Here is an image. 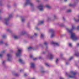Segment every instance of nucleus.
Here are the masks:
<instances>
[{
    "instance_id": "obj_38",
    "label": "nucleus",
    "mask_w": 79,
    "mask_h": 79,
    "mask_svg": "<svg viewBox=\"0 0 79 79\" xmlns=\"http://www.w3.org/2000/svg\"><path fill=\"white\" fill-rule=\"evenodd\" d=\"M11 15H9V17H10V18H11Z\"/></svg>"
},
{
    "instance_id": "obj_37",
    "label": "nucleus",
    "mask_w": 79,
    "mask_h": 79,
    "mask_svg": "<svg viewBox=\"0 0 79 79\" xmlns=\"http://www.w3.org/2000/svg\"><path fill=\"white\" fill-rule=\"evenodd\" d=\"M52 44H55V43H54V42H52Z\"/></svg>"
},
{
    "instance_id": "obj_29",
    "label": "nucleus",
    "mask_w": 79,
    "mask_h": 79,
    "mask_svg": "<svg viewBox=\"0 0 79 79\" xmlns=\"http://www.w3.org/2000/svg\"><path fill=\"white\" fill-rule=\"evenodd\" d=\"M5 61H3V62H2V64H5Z\"/></svg>"
},
{
    "instance_id": "obj_13",
    "label": "nucleus",
    "mask_w": 79,
    "mask_h": 79,
    "mask_svg": "<svg viewBox=\"0 0 79 79\" xmlns=\"http://www.w3.org/2000/svg\"><path fill=\"white\" fill-rule=\"evenodd\" d=\"M19 62L21 63H23V60L22 59H19Z\"/></svg>"
},
{
    "instance_id": "obj_42",
    "label": "nucleus",
    "mask_w": 79,
    "mask_h": 79,
    "mask_svg": "<svg viewBox=\"0 0 79 79\" xmlns=\"http://www.w3.org/2000/svg\"><path fill=\"white\" fill-rule=\"evenodd\" d=\"M65 2H66L67 1V0H64Z\"/></svg>"
},
{
    "instance_id": "obj_9",
    "label": "nucleus",
    "mask_w": 79,
    "mask_h": 79,
    "mask_svg": "<svg viewBox=\"0 0 79 79\" xmlns=\"http://www.w3.org/2000/svg\"><path fill=\"white\" fill-rule=\"evenodd\" d=\"M7 56L8 57L7 60L8 61H10L11 60V55L10 54H7Z\"/></svg>"
},
{
    "instance_id": "obj_40",
    "label": "nucleus",
    "mask_w": 79,
    "mask_h": 79,
    "mask_svg": "<svg viewBox=\"0 0 79 79\" xmlns=\"http://www.w3.org/2000/svg\"><path fill=\"white\" fill-rule=\"evenodd\" d=\"M24 76H27V74H24Z\"/></svg>"
},
{
    "instance_id": "obj_24",
    "label": "nucleus",
    "mask_w": 79,
    "mask_h": 79,
    "mask_svg": "<svg viewBox=\"0 0 79 79\" xmlns=\"http://www.w3.org/2000/svg\"><path fill=\"white\" fill-rule=\"evenodd\" d=\"M71 10H67V12H71Z\"/></svg>"
},
{
    "instance_id": "obj_26",
    "label": "nucleus",
    "mask_w": 79,
    "mask_h": 79,
    "mask_svg": "<svg viewBox=\"0 0 79 79\" xmlns=\"http://www.w3.org/2000/svg\"><path fill=\"white\" fill-rule=\"evenodd\" d=\"M45 65H46V66H49V65H48V63H46L45 64Z\"/></svg>"
},
{
    "instance_id": "obj_41",
    "label": "nucleus",
    "mask_w": 79,
    "mask_h": 79,
    "mask_svg": "<svg viewBox=\"0 0 79 79\" xmlns=\"http://www.w3.org/2000/svg\"><path fill=\"white\" fill-rule=\"evenodd\" d=\"M70 6H72V4H70Z\"/></svg>"
},
{
    "instance_id": "obj_22",
    "label": "nucleus",
    "mask_w": 79,
    "mask_h": 79,
    "mask_svg": "<svg viewBox=\"0 0 79 79\" xmlns=\"http://www.w3.org/2000/svg\"><path fill=\"white\" fill-rule=\"evenodd\" d=\"M44 23V21H41L40 22V24H41Z\"/></svg>"
},
{
    "instance_id": "obj_4",
    "label": "nucleus",
    "mask_w": 79,
    "mask_h": 79,
    "mask_svg": "<svg viewBox=\"0 0 79 79\" xmlns=\"http://www.w3.org/2000/svg\"><path fill=\"white\" fill-rule=\"evenodd\" d=\"M37 8L39 9L40 11H43L44 10V6L42 5H40L37 6Z\"/></svg>"
},
{
    "instance_id": "obj_23",
    "label": "nucleus",
    "mask_w": 79,
    "mask_h": 79,
    "mask_svg": "<svg viewBox=\"0 0 79 79\" xmlns=\"http://www.w3.org/2000/svg\"><path fill=\"white\" fill-rule=\"evenodd\" d=\"M55 45H56L57 46H59V44H58V43H55Z\"/></svg>"
},
{
    "instance_id": "obj_5",
    "label": "nucleus",
    "mask_w": 79,
    "mask_h": 79,
    "mask_svg": "<svg viewBox=\"0 0 79 79\" xmlns=\"http://www.w3.org/2000/svg\"><path fill=\"white\" fill-rule=\"evenodd\" d=\"M21 52H22V49H19L18 52L16 53V56H20L21 54Z\"/></svg>"
},
{
    "instance_id": "obj_43",
    "label": "nucleus",
    "mask_w": 79,
    "mask_h": 79,
    "mask_svg": "<svg viewBox=\"0 0 79 79\" xmlns=\"http://www.w3.org/2000/svg\"><path fill=\"white\" fill-rule=\"evenodd\" d=\"M9 29L7 30V31H9Z\"/></svg>"
},
{
    "instance_id": "obj_15",
    "label": "nucleus",
    "mask_w": 79,
    "mask_h": 79,
    "mask_svg": "<svg viewBox=\"0 0 79 79\" xmlns=\"http://www.w3.org/2000/svg\"><path fill=\"white\" fill-rule=\"evenodd\" d=\"M33 48L31 47H30L28 48V50H32V49H33Z\"/></svg>"
},
{
    "instance_id": "obj_48",
    "label": "nucleus",
    "mask_w": 79,
    "mask_h": 79,
    "mask_svg": "<svg viewBox=\"0 0 79 79\" xmlns=\"http://www.w3.org/2000/svg\"><path fill=\"white\" fill-rule=\"evenodd\" d=\"M16 76H17V75H16Z\"/></svg>"
},
{
    "instance_id": "obj_44",
    "label": "nucleus",
    "mask_w": 79,
    "mask_h": 79,
    "mask_svg": "<svg viewBox=\"0 0 79 79\" xmlns=\"http://www.w3.org/2000/svg\"><path fill=\"white\" fill-rule=\"evenodd\" d=\"M42 73H44V71H43V72H42Z\"/></svg>"
},
{
    "instance_id": "obj_1",
    "label": "nucleus",
    "mask_w": 79,
    "mask_h": 79,
    "mask_svg": "<svg viewBox=\"0 0 79 79\" xmlns=\"http://www.w3.org/2000/svg\"><path fill=\"white\" fill-rule=\"evenodd\" d=\"M76 29V27L74 26H72V29H69L68 28L67 29V31L70 34H71V37L73 40H77L79 39V37L77 36L75 33H74L73 31Z\"/></svg>"
},
{
    "instance_id": "obj_21",
    "label": "nucleus",
    "mask_w": 79,
    "mask_h": 79,
    "mask_svg": "<svg viewBox=\"0 0 79 79\" xmlns=\"http://www.w3.org/2000/svg\"><path fill=\"white\" fill-rule=\"evenodd\" d=\"M25 21V19H24V18H22V22H24Z\"/></svg>"
},
{
    "instance_id": "obj_46",
    "label": "nucleus",
    "mask_w": 79,
    "mask_h": 79,
    "mask_svg": "<svg viewBox=\"0 0 79 79\" xmlns=\"http://www.w3.org/2000/svg\"><path fill=\"white\" fill-rule=\"evenodd\" d=\"M66 64H67V63H66Z\"/></svg>"
},
{
    "instance_id": "obj_10",
    "label": "nucleus",
    "mask_w": 79,
    "mask_h": 79,
    "mask_svg": "<svg viewBox=\"0 0 79 79\" xmlns=\"http://www.w3.org/2000/svg\"><path fill=\"white\" fill-rule=\"evenodd\" d=\"M74 21H75L76 22H79V16L76 18H74Z\"/></svg>"
},
{
    "instance_id": "obj_45",
    "label": "nucleus",
    "mask_w": 79,
    "mask_h": 79,
    "mask_svg": "<svg viewBox=\"0 0 79 79\" xmlns=\"http://www.w3.org/2000/svg\"><path fill=\"white\" fill-rule=\"evenodd\" d=\"M31 38H32V37H31Z\"/></svg>"
},
{
    "instance_id": "obj_34",
    "label": "nucleus",
    "mask_w": 79,
    "mask_h": 79,
    "mask_svg": "<svg viewBox=\"0 0 79 79\" xmlns=\"http://www.w3.org/2000/svg\"><path fill=\"white\" fill-rule=\"evenodd\" d=\"M31 58H32V55H31L30 56Z\"/></svg>"
},
{
    "instance_id": "obj_35",
    "label": "nucleus",
    "mask_w": 79,
    "mask_h": 79,
    "mask_svg": "<svg viewBox=\"0 0 79 79\" xmlns=\"http://www.w3.org/2000/svg\"><path fill=\"white\" fill-rule=\"evenodd\" d=\"M60 79H64V78H63L62 77H60Z\"/></svg>"
},
{
    "instance_id": "obj_17",
    "label": "nucleus",
    "mask_w": 79,
    "mask_h": 79,
    "mask_svg": "<svg viewBox=\"0 0 79 79\" xmlns=\"http://www.w3.org/2000/svg\"><path fill=\"white\" fill-rule=\"evenodd\" d=\"M59 60H60V59H59V58H57L56 59V63H57L58 62V61H59Z\"/></svg>"
},
{
    "instance_id": "obj_3",
    "label": "nucleus",
    "mask_w": 79,
    "mask_h": 79,
    "mask_svg": "<svg viewBox=\"0 0 79 79\" xmlns=\"http://www.w3.org/2000/svg\"><path fill=\"white\" fill-rule=\"evenodd\" d=\"M76 74V73L75 72L71 71L70 72V75H69V77L73 78L75 77V75Z\"/></svg>"
},
{
    "instance_id": "obj_2",
    "label": "nucleus",
    "mask_w": 79,
    "mask_h": 79,
    "mask_svg": "<svg viewBox=\"0 0 79 79\" xmlns=\"http://www.w3.org/2000/svg\"><path fill=\"white\" fill-rule=\"evenodd\" d=\"M25 5H30L31 6H34V4L31 2L30 0H26Z\"/></svg>"
},
{
    "instance_id": "obj_28",
    "label": "nucleus",
    "mask_w": 79,
    "mask_h": 79,
    "mask_svg": "<svg viewBox=\"0 0 79 79\" xmlns=\"http://www.w3.org/2000/svg\"><path fill=\"white\" fill-rule=\"evenodd\" d=\"M34 35H35V36H36V35H37V34L36 33H35Z\"/></svg>"
},
{
    "instance_id": "obj_18",
    "label": "nucleus",
    "mask_w": 79,
    "mask_h": 79,
    "mask_svg": "<svg viewBox=\"0 0 79 79\" xmlns=\"http://www.w3.org/2000/svg\"><path fill=\"white\" fill-rule=\"evenodd\" d=\"M75 56H79V53H76L75 54Z\"/></svg>"
},
{
    "instance_id": "obj_31",
    "label": "nucleus",
    "mask_w": 79,
    "mask_h": 79,
    "mask_svg": "<svg viewBox=\"0 0 79 79\" xmlns=\"http://www.w3.org/2000/svg\"><path fill=\"white\" fill-rule=\"evenodd\" d=\"M34 60H37V58H35L34 59Z\"/></svg>"
},
{
    "instance_id": "obj_32",
    "label": "nucleus",
    "mask_w": 79,
    "mask_h": 79,
    "mask_svg": "<svg viewBox=\"0 0 79 79\" xmlns=\"http://www.w3.org/2000/svg\"><path fill=\"white\" fill-rule=\"evenodd\" d=\"M3 43V41H0V44H2Z\"/></svg>"
},
{
    "instance_id": "obj_8",
    "label": "nucleus",
    "mask_w": 79,
    "mask_h": 79,
    "mask_svg": "<svg viewBox=\"0 0 79 79\" xmlns=\"http://www.w3.org/2000/svg\"><path fill=\"white\" fill-rule=\"evenodd\" d=\"M48 58H50V59H52V58H53L54 56L53 55V54H50L48 55Z\"/></svg>"
},
{
    "instance_id": "obj_47",
    "label": "nucleus",
    "mask_w": 79,
    "mask_h": 79,
    "mask_svg": "<svg viewBox=\"0 0 79 79\" xmlns=\"http://www.w3.org/2000/svg\"><path fill=\"white\" fill-rule=\"evenodd\" d=\"M6 45H7V44H6Z\"/></svg>"
},
{
    "instance_id": "obj_11",
    "label": "nucleus",
    "mask_w": 79,
    "mask_h": 79,
    "mask_svg": "<svg viewBox=\"0 0 79 79\" xmlns=\"http://www.w3.org/2000/svg\"><path fill=\"white\" fill-rule=\"evenodd\" d=\"M5 51H3L2 52L1 54H0V57H2L3 56V54L5 53Z\"/></svg>"
},
{
    "instance_id": "obj_27",
    "label": "nucleus",
    "mask_w": 79,
    "mask_h": 79,
    "mask_svg": "<svg viewBox=\"0 0 79 79\" xmlns=\"http://www.w3.org/2000/svg\"><path fill=\"white\" fill-rule=\"evenodd\" d=\"M44 45H47V43L46 42H45L44 43Z\"/></svg>"
},
{
    "instance_id": "obj_7",
    "label": "nucleus",
    "mask_w": 79,
    "mask_h": 79,
    "mask_svg": "<svg viewBox=\"0 0 79 79\" xmlns=\"http://www.w3.org/2000/svg\"><path fill=\"white\" fill-rule=\"evenodd\" d=\"M10 19L9 18H5L4 19L3 22L4 23L6 24L7 23H8L9 20Z\"/></svg>"
},
{
    "instance_id": "obj_6",
    "label": "nucleus",
    "mask_w": 79,
    "mask_h": 79,
    "mask_svg": "<svg viewBox=\"0 0 79 79\" xmlns=\"http://www.w3.org/2000/svg\"><path fill=\"white\" fill-rule=\"evenodd\" d=\"M49 32H52V34L51 37H53L55 36V33H54V31H53V30L52 29H50L49 30Z\"/></svg>"
},
{
    "instance_id": "obj_20",
    "label": "nucleus",
    "mask_w": 79,
    "mask_h": 79,
    "mask_svg": "<svg viewBox=\"0 0 79 79\" xmlns=\"http://www.w3.org/2000/svg\"><path fill=\"white\" fill-rule=\"evenodd\" d=\"M69 47H71L72 46V44H71V43H69Z\"/></svg>"
},
{
    "instance_id": "obj_39",
    "label": "nucleus",
    "mask_w": 79,
    "mask_h": 79,
    "mask_svg": "<svg viewBox=\"0 0 79 79\" xmlns=\"http://www.w3.org/2000/svg\"><path fill=\"white\" fill-rule=\"evenodd\" d=\"M39 59H41V58H42V57H39Z\"/></svg>"
},
{
    "instance_id": "obj_36",
    "label": "nucleus",
    "mask_w": 79,
    "mask_h": 79,
    "mask_svg": "<svg viewBox=\"0 0 79 79\" xmlns=\"http://www.w3.org/2000/svg\"><path fill=\"white\" fill-rule=\"evenodd\" d=\"M5 37V35H4L2 36V37L3 38H4V37Z\"/></svg>"
},
{
    "instance_id": "obj_16",
    "label": "nucleus",
    "mask_w": 79,
    "mask_h": 79,
    "mask_svg": "<svg viewBox=\"0 0 79 79\" xmlns=\"http://www.w3.org/2000/svg\"><path fill=\"white\" fill-rule=\"evenodd\" d=\"M14 38L15 39H18V37L17 36H16V35H15L14 36Z\"/></svg>"
},
{
    "instance_id": "obj_33",
    "label": "nucleus",
    "mask_w": 79,
    "mask_h": 79,
    "mask_svg": "<svg viewBox=\"0 0 79 79\" xmlns=\"http://www.w3.org/2000/svg\"><path fill=\"white\" fill-rule=\"evenodd\" d=\"M79 26H78L77 27V30H79Z\"/></svg>"
},
{
    "instance_id": "obj_19",
    "label": "nucleus",
    "mask_w": 79,
    "mask_h": 79,
    "mask_svg": "<svg viewBox=\"0 0 79 79\" xmlns=\"http://www.w3.org/2000/svg\"><path fill=\"white\" fill-rule=\"evenodd\" d=\"M44 35L43 34H41V38H42L44 37Z\"/></svg>"
},
{
    "instance_id": "obj_14",
    "label": "nucleus",
    "mask_w": 79,
    "mask_h": 79,
    "mask_svg": "<svg viewBox=\"0 0 79 79\" xmlns=\"http://www.w3.org/2000/svg\"><path fill=\"white\" fill-rule=\"evenodd\" d=\"M46 7H47V8H51L50 6H49V5H46Z\"/></svg>"
},
{
    "instance_id": "obj_12",
    "label": "nucleus",
    "mask_w": 79,
    "mask_h": 79,
    "mask_svg": "<svg viewBox=\"0 0 79 79\" xmlns=\"http://www.w3.org/2000/svg\"><path fill=\"white\" fill-rule=\"evenodd\" d=\"M35 66V65H34V64L33 63H31V68H34Z\"/></svg>"
},
{
    "instance_id": "obj_25",
    "label": "nucleus",
    "mask_w": 79,
    "mask_h": 79,
    "mask_svg": "<svg viewBox=\"0 0 79 79\" xmlns=\"http://www.w3.org/2000/svg\"><path fill=\"white\" fill-rule=\"evenodd\" d=\"M73 58V57H70L69 59V60H71Z\"/></svg>"
},
{
    "instance_id": "obj_30",
    "label": "nucleus",
    "mask_w": 79,
    "mask_h": 79,
    "mask_svg": "<svg viewBox=\"0 0 79 79\" xmlns=\"http://www.w3.org/2000/svg\"><path fill=\"white\" fill-rule=\"evenodd\" d=\"M77 47H79V43L77 44Z\"/></svg>"
}]
</instances>
